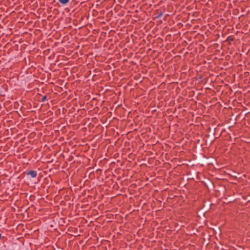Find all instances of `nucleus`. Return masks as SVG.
Wrapping results in <instances>:
<instances>
[{
	"mask_svg": "<svg viewBox=\"0 0 250 250\" xmlns=\"http://www.w3.org/2000/svg\"><path fill=\"white\" fill-rule=\"evenodd\" d=\"M27 175H30L32 178H35L37 176V173L36 171L31 170L27 173Z\"/></svg>",
	"mask_w": 250,
	"mask_h": 250,
	"instance_id": "obj_1",
	"label": "nucleus"
},
{
	"mask_svg": "<svg viewBox=\"0 0 250 250\" xmlns=\"http://www.w3.org/2000/svg\"><path fill=\"white\" fill-rule=\"evenodd\" d=\"M58 1L62 4H65L69 2V0H58Z\"/></svg>",
	"mask_w": 250,
	"mask_h": 250,
	"instance_id": "obj_2",
	"label": "nucleus"
},
{
	"mask_svg": "<svg viewBox=\"0 0 250 250\" xmlns=\"http://www.w3.org/2000/svg\"><path fill=\"white\" fill-rule=\"evenodd\" d=\"M227 40L228 41V42H231L233 41V38L232 37H229L227 39Z\"/></svg>",
	"mask_w": 250,
	"mask_h": 250,
	"instance_id": "obj_3",
	"label": "nucleus"
},
{
	"mask_svg": "<svg viewBox=\"0 0 250 250\" xmlns=\"http://www.w3.org/2000/svg\"><path fill=\"white\" fill-rule=\"evenodd\" d=\"M163 16V13L162 12H160L158 13V15L157 16V18H161L162 16Z\"/></svg>",
	"mask_w": 250,
	"mask_h": 250,
	"instance_id": "obj_4",
	"label": "nucleus"
},
{
	"mask_svg": "<svg viewBox=\"0 0 250 250\" xmlns=\"http://www.w3.org/2000/svg\"><path fill=\"white\" fill-rule=\"evenodd\" d=\"M46 100V97L45 96H44L42 97V101L45 102Z\"/></svg>",
	"mask_w": 250,
	"mask_h": 250,
	"instance_id": "obj_5",
	"label": "nucleus"
},
{
	"mask_svg": "<svg viewBox=\"0 0 250 250\" xmlns=\"http://www.w3.org/2000/svg\"><path fill=\"white\" fill-rule=\"evenodd\" d=\"M219 21H221V23H222V20H220H220H219Z\"/></svg>",
	"mask_w": 250,
	"mask_h": 250,
	"instance_id": "obj_6",
	"label": "nucleus"
},
{
	"mask_svg": "<svg viewBox=\"0 0 250 250\" xmlns=\"http://www.w3.org/2000/svg\"><path fill=\"white\" fill-rule=\"evenodd\" d=\"M219 172H220V173L221 172H222V170H221L220 169Z\"/></svg>",
	"mask_w": 250,
	"mask_h": 250,
	"instance_id": "obj_7",
	"label": "nucleus"
}]
</instances>
